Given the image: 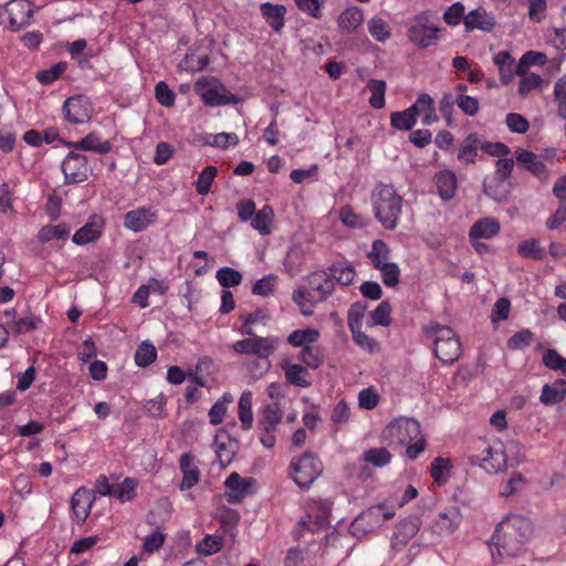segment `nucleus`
Returning a JSON list of instances; mask_svg holds the SVG:
<instances>
[{
	"label": "nucleus",
	"instance_id": "f257e3e1",
	"mask_svg": "<svg viewBox=\"0 0 566 566\" xmlns=\"http://www.w3.org/2000/svg\"><path fill=\"white\" fill-rule=\"evenodd\" d=\"M532 534L533 525L528 518L512 515L505 517L496 526L491 542L496 547L500 557L516 556L523 552Z\"/></svg>",
	"mask_w": 566,
	"mask_h": 566
},
{
	"label": "nucleus",
	"instance_id": "f03ea898",
	"mask_svg": "<svg viewBox=\"0 0 566 566\" xmlns=\"http://www.w3.org/2000/svg\"><path fill=\"white\" fill-rule=\"evenodd\" d=\"M381 437L390 448L408 446L406 453L411 460L417 459L426 448L420 423L413 418H399L391 421L382 430Z\"/></svg>",
	"mask_w": 566,
	"mask_h": 566
},
{
	"label": "nucleus",
	"instance_id": "7ed1b4c3",
	"mask_svg": "<svg viewBox=\"0 0 566 566\" xmlns=\"http://www.w3.org/2000/svg\"><path fill=\"white\" fill-rule=\"evenodd\" d=\"M376 219L387 230H395L401 214L402 197L392 185L380 184L371 197Z\"/></svg>",
	"mask_w": 566,
	"mask_h": 566
},
{
	"label": "nucleus",
	"instance_id": "20e7f679",
	"mask_svg": "<svg viewBox=\"0 0 566 566\" xmlns=\"http://www.w3.org/2000/svg\"><path fill=\"white\" fill-rule=\"evenodd\" d=\"M423 333L433 338L434 355L443 364H453L461 354V343L451 327L430 322L422 327Z\"/></svg>",
	"mask_w": 566,
	"mask_h": 566
},
{
	"label": "nucleus",
	"instance_id": "39448f33",
	"mask_svg": "<svg viewBox=\"0 0 566 566\" xmlns=\"http://www.w3.org/2000/svg\"><path fill=\"white\" fill-rule=\"evenodd\" d=\"M193 91L208 106L237 104L239 101L234 94L213 76L198 78L193 85Z\"/></svg>",
	"mask_w": 566,
	"mask_h": 566
},
{
	"label": "nucleus",
	"instance_id": "423d86ee",
	"mask_svg": "<svg viewBox=\"0 0 566 566\" xmlns=\"http://www.w3.org/2000/svg\"><path fill=\"white\" fill-rule=\"evenodd\" d=\"M290 470L300 488H308L322 474L323 463L314 453L306 451L291 461Z\"/></svg>",
	"mask_w": 566,
	"mask_h": 566
},
{
	"label": "nucleus",
	"instance_id": "0eeeda50",
	"mask_svg": "<svg viewBox=\"0 0 566 566\" xmlns=\"http://www.w3.org/2000/svg\"><path fill=\"white\" fill-rule=\"evenodd\" d=\"M395 511L385 504H377L363 511L350 524L349 531L355 537H364L369 532L379 527L384 521L391 520Z\"/></svg>",
	"mask_w": 566,
	"mask_h": 566
},
{
	"label": "nucleus",
	"instance_id": "6e6552de",
	"mask_svg": "<svg viewBox=\"0 0 566 566\" xmlns=\"http://www.w3.org/2000/svg\"><path fill=\"white\" fill-rule=\"evenodd\" d=\"M441 31V28L430 23V12L423 11L413 18L407 34L415 45L420 49H427L438 44V33Z\"/></svg>",
	"mask_w": 566,
	"mask_h": 566
},
{
	"label": "nucleus",
	"instance_id": "1a4fd4ad",
	"mask_svg": "<svg viewBox=\"0 0 566 566\" xmlns=\"http://www.w3.org/2000/svg\"><path fill=\"white\" fill-rule=\"evenodd\" d=\"M279 345V338L274 336H249L235 342L232 348L238 354L253 355L260 359H268L274 354Z\"/></svg>",
	"mask_w": 566,
	"mask_h": 566
},
{
	"label": "nucleus",
	"instance_id": "9d476101",
	"mask_svg": "<svg viewBox=\"0 0 566 566\" xmlns=\"http://www.w3.org/2000/svg\"><path fill=\"white\" fill-rule=\"evenodd\" d=\"M282 416L280 405L272 402L264 407L258 420V429L261 430L260 441L268 449L273 448L276 442L274 433L282 420Z\"/></svg>",
	"mask_w": 566,
	"mask_h": 566
},
{
	"label": "nucleus",
	"instance_id": "9b49d317",
	"mask_svg": "<svg viewBox=\"0 0 566 566\" xmlns=\"http://www.w3.org/2000/svg\"><path fill=\"white\" fill-rule=\"evenodd\" d=\"M33 12L28 0H10L0 9V17L7 14L9 28L19 31L31 23Z\"/></svg>",
	"mask_w": 566,
	"mask_h": 566
},
{
	"label": "nucleus",
	"instance_id": "f8f14e48",
	"mask_svg": "<svg viewBox=\"0 0 566 566\" xmlns=\"http://www.w3.org/2000/svg\"><path fill=\"white\" fill-rule=\"evenodd\" d=\"M62 171L64 174L65 184H80L88 179L92 168L88 165L87 157L71 151L62 161Z\"/></svg>",
	"mask_w": 566,
	"mask_h": 566
},
{
	"label": "nucleus",
	"instance_id": "ddd939ff",
	"mask_svg": "<svg viewBox=\"0 0 566 566\" xmlns=\"http://www.w3.org/2000/svg\"><path fill=\"white\" fill-rule=\"evenodd\" d=\"M472 465L481 467L488 473H497L506 465V455L500 448H494L483 442L480 454H472L468 458Z\"/></svg>",
	"mask_w": 566,
	"mask_h": 566
},
{
	"label": "nucleus",
	"instance_id": "4468645a",
	"mask_svg": "<svg viewBox=\"0 0 566 566\" xmlns=\"http://www.w3.org/2000/svg\"><path fill=\"white\" fill-rule=\"evenodd\" d=\"M63 114L71 124H84L91 119L92 106L85 96H72L64 102Z\"/></svg>",
	"mask_w": 566,
	"mask_h": 566
},
{
	"label": "nucleus",
	"instance_id": "2eb2a0df",
	"mask_svg": "<svg viewBox=\"0 0 566 566\" xmlns=\"http://www.w3.org/2000/svg\"><path fill=\"white\" fill-rule=\"evenodd\" d=\"M253 483L252 478L243 479L239 473L232 472L224 482L227 491L223 496L228 503H240L251 492Z\"/></svg>",
	"mask_w": 566,
	"mask_h": 566
},
{
	"label": "nucleus",
	"instance_id": "dca6fc26",
	"mask_svg": "<svg viewBox=\"0 0 566 566\" xmlns=\"http://www.w3.org/2000/svg\"><path fill=\"white\" fill-rule=\"evenodd\" d=\"M462 521V514L457 506L446 507L440 512L431 524L432 533L438 535L453 533Z\"/></svg>",
	"mask_w": 566,
	"mask_h": 566
},
{
	"label": "nucleus",
	"instance_id": "f3484780",
	"mask_svg": "<svg viewBox=\"0 0 566 566\" xmlns=\"http://www.w3.org/2000/svg\"><path fill=\"white\" fill-rule=\"evenodd\" d=\"M421 521L417 515H409L401 521L394 533L391 546L395 551H401L408 542L419 532Z\"/></svg>",
	"mask_w": 566,
	"mask_h": 566
},
{
	"label": "nucleus",
	"instance_id": "a211bd4d",
	"mask_svg": "<svg viewBox=\"0 0 566 566\" xmlns=\"http://www.w3.org/2000/svg\"><path fill=\"white\" fill-rule=\"evenodd\" d=\"M157 212L150 208H138L128 211L124 217V226L135 232L145 230L148 226L155 222Z\"/></svg>",
	"mask_w": 566,
	"mask_h": 566
},
{
	"label": "nucleus",
	"instance_id": "6ab92c4d",
	"mask_svg": "<svg viewBox=\"0 0 566 566\" xmlns=\"http://www.w3.org/2000/svg\"><path fill=\"white\" fill-rule=\"evenodd\" d=\"M515 158L520 165L538 179L545 180L548 178L546 166L533 151L518 147L515 150Z\"/></svg>",
	"mask_w": 566,
	"mask_h": 566
},
{
	"label": "nucleus",
	"instance_id": "aec40b11",
	"mask_svg": "<svg viewBox=\"0 0 566 566\" xmlns=\"http://www.w3.org/2000/svg\"><path fill=\"white\" fill-rule=\"evenodd\" d=\"M260 11L272 30L281 34L285 25L286 7L279 3L263 2L260 4Z\"/></svg>",
	"mask_w": 566,
	"mask_h": 566
},
{
	"label": "nucleus",
	"instance_id": "412c9836",
	"mask_svg": "<svg viewBox=\"0 0 566 566\" xmlns=\"http://www.w3.org/2000/svg\"><path fill=\"white\" fill-rule=\"evenodd\" d=\"M179 468L182 472V480L179 484L181 491L190 490L200 479V471L195 463V458L191 453H182L179 461Z\"/></svg>",
	"mask_w": 566,
	"mask_h": 566
},
{
	"label": "nucleus",
	"instance_id": "4be33fe9",
	"mask_svg": "<svg viewBox=\"0 0 566 566\" xmlns=\"http://www.w3.org/2000/svg\"><path fill=\"white\" fill-rule=\"evenodd\" d=\"M483 192L496 202H504L511 193V184L494 175L485 177Z\"/></svg>",
	"mask_w": 566,
	"mask_h": 566
},
{
	"label": "nucleus",
	"instance_id": "5701e85b",
	"mask_svg": "<svg viewBox=\"0 0 566 566\" xmlns=\"http://www.w3.org/2000/svg\"><path fill=\"white\" fill-rule=\"evenodd\" d=\"M494 25V18L489 14L482 7L471 10L464 17V27L467 32H471L474 29L489 32L493 29Z\"/></svg>",
	"mask_w": 566,
	"mask_h": 566
},
{
	"label": "nucleus",
	"instance_id": "b1692460",
	"mask_svg": "<svg viewBox=\"0 0 566 566\" xmlns=\"http://www.w3.org/2000/svg\"><path fill=\"white\" fill-rule=\"evenodd\" d=\"M103 219L99 216H92L88 221L80 228L72 238L75 244H86L96 240L101 235Z\"/></svg>",
	"mask_w": 566,
	"mask_h": 566
},
{
	"label": "nucleus",
	"instance_id": "393cba45",
	"mask_svg": "<svg viewBox=\"0 0 566 566\" xmlns=\"http://www.w3.org/2000/svg\"><path fill=\"white\" fill-rule=\"evenodd\" d=\"M308 282L311 287L321 294L319 302L325 301L335 290L333 276L328 271L313 272Z\"/></svg>",
	"mask_w": 566,
	"mask_h": 566
},
{
	"label": "nucleus",
	"instance_id": "a878e982",
	"mask_svg": "<svg viewBox=\"0 0 566 566\" xmlns=\"http://www.w3.org/2000/svg\"><path fill=\"white\" fill-rule=\"evenodd\" d=\"M500 222L494 218L478 220L470 229V240L491 239L500 232Z\"/></svg>",
	"mask_w": 566,
	"mask_h": 566
},
{
	"label": "nucleus",
	"instance_id": "bb28decb",
	"mask_svg": "<svg viewBox=\"0 0 566 566\" xmlns=\"http://www.w3.org/2000/svg\"><path fill=\"white\" fill-rule=\"evenodd\" d=\"M93 499L90 492L83 488L77 489L71 499V506L74 515L81 522H84L91 512Z\"/></svg>",
	"mask_w": 566,
	"mask_h": 566
},
{
	"label": "nucleus",
	"instance_id": "cd10ccee",
	"mask_svg": "<svg viewBox=\"0 0 566 566\" xmlns=\"http://www.w3.org/2000/svg\"><path fill=\"white\" fill-rule=\"evenodd\" d=\"M566 396V380L556 379L553 384H546L542 388L539 401L545 406H553L564 400Z\"/></svg>",
	"mask_w": 566,
	"mask_h": 566
},
{
	"label": "nucleus",
	"instance_id": "c85d7f7f",
	"mask_svg": "<svg viewBox=\"0 0 566 566\" xmlns=\"http://www.w3.org/2000/svg\"><path fill=\"white\" fill-rule=\"evenodd\" d=\"M436 185L440 198L444 201L451 200L458 188V180L454 172L444 170L436 176Z\"/></svg>",
	"mask_w": 566,
	"mask_h": 566
},
{
	"label": "nucleus",
	"instance_id": "c756f323",
	"mask_svg": "<svg viewBox=\"0 0 566 566\" xmlns=\"http://www.w3.org/2000/svg\"><path fill=\"white\" fill-rule=\"evenodd\" d=\"M282 369L289 384L301 388H307L312 385L311 380L307 379L308 371L304 366L285 363L282 365Z\"/></svg>",
	"mask_w": 566,
	"mask_h": 566
},
{
	"label": "nucleus",
	"instance_id": "7c9ffc66",
	"mask_svg": "<svg viewBox=\"0 0 566 566\" xmlns=\"http://www.w3.org/2000/svg\"><path fill=\"white\" fill-rule=\"evenodd\" d=\"M364 21L361 9L352 7L345 9L337 19V24L344 33L354 32Z\"/></svg>",
	"mask_w": 566,
	"mask_h": 566
},
{
	"label": "nucleus",
	"instance_id": "2f4dec72",
	"mask_svg": "<svg viewBox=\"0 0 566 566\" xmlns=\"http://www.w3.org/2000/svg\"><path fill=\"white\" fill-rule=\"evenodd\" d=\"M71 146L76 150H91L97 154H107L112 149L111 143L108 140L102 142L95 133H91L81 140L72 143Z\"/></svg>",
	"mask_w": 566,
	"mask_h": 566
},
{
	"label": "nucleus",
	"instance_id": "473e14b6",
	"mask_svg": "<svg viewBox=\"0 0 566 566\" xmlns=\"http://www.w3.org/2000/svg\"><path fill=\"white\" fill-rule=\"evenodd\" d=\"M416 101L417 107L419 108V113L422 116L421 123L423 125H431L432 123L438 120L434 102L429 94L422 93L418 96Z\"/></svg>",
	"mask_w": 566,
	"mask_h": 566
},
{
	"label": "nucleus",
	"instance_id": "72a5a7b5",
	"mask_svg": "<svg viewBox=\"0 0 566 566\" xmlns=\"http://www.w3.org/2000/svg\"><path fill=\"white\" fill-rule=\"evenodd\" d=\"M327 271L333 276V280L342 285L352 284L356 276L355 268L350 263H334Z\"/></svg>",
	"mask_w": 566,
	"mask_h": 566
},
{
	"label": "nucleus",
	"instance_id": "f704fd0d",
	"mask_svg": "<svg viewBox=\"0 0 566 566\" xmlns=\"http://www.w3.org/2000/svg\"><path fill=\"white\" fill-rule=\"evenodd\" d=\"M239 419L244 430H249L253 424L252 412V394L250 391L242 392L238 405Z\"/></svg>",
	"mask_w": 566,
	"mask_h": 566
},
{
	"label": "nucleus",
	"instance_id": "c9c22d12",
	"mask_svg": "<svg viewBox=\"0 0 566 566\" xmlns=\"http://www.w3.org/2000/svg\"><path fill=\"white\" fill-rule=\"evenodd\" d=\"M319 338V332L314 328L296 329L287 337L289 344L294 347L311 346Z\"/></svg>",
	"mask_w": 566,
	"mask_h": 566
},
{
	"label": "nucleus",
	"instance_id": "e433bc0d",
	"mask_svg": "<svg viewBox=\"0 0 566 566\" xmlns=\"http://www.w3.org/2000/svg\"><path fill=\"white\" fill-rule=\"evenodd\" d=\"M494 64L499 67L501 82L506 85L509 84L514 75L513 72V57L507 51H501L494 56Z\"/></svg>",
	"mask_w": 566,
	"mask_h": 566
},
{
	"label": "nucleus",
	"instance_id": "4c0bfd02",
	"mask_svg": "<svg viewBox=\"0 0 566 566\" xmlns=\"http://www.w3.org/2000/svg\"><path fill=\"white\" fill-rule=\"evenodd\" d=\"M368 260L374 268H380L381 263H390V249L388 244L380 239H377L371 244V250L367 253Z\"/></svg>",
	"mask_w": 566,
	"mask_h": 566
},
{
	"label": "nucleus",
	"instance_id": "58836bf2",
	"mask_svg": "<svg viewBox=\"0 0 566 566\" xmlns=\"http://www.w3.org/2000/svg\"><path fill=\"white\" fill-rule=\"evenodd\" d=\"M451 469L450 459L438 457L431 462L430 474L439 485H442L447 482Z\"/></svg>",
	"mask_w": 566,
	"mask_h": 566
},
{
	"label": "nucleus",
	"instance_id": "ea45409f",
	"mask_svg": "<svg viewBox=\"0 0 566 566\" xmlns=\"http://www.w3.org/2000/svg\"><path fill=\"white\" fill-rule=\"evenodd\" d=\"M480 139L476 134H470L459 149L458 158L465 164H472L475 160L476 150L480 147Z\"/></svg>",
	"mask_w": 566,
	"mask_h": 566
},
{
	"label": "nucleus",
	"instance_id": "a19ab883",
	"mask_svg": "<svg viewBox=\"0 0 566 566\" xmlns=\"http://www.w3.org/2000/svg\"><path fill=\"white\" fill-rule=\"evenodd\" d=\"M386 82L382 80L371 78L367 82V88L370 91L371 96L369 104L376 109H381L385 106Z\"/></svg>",
	"mask_w": 566,
	"mask_h": 566
},
{
	"label": "nucleus",
	"instance_id": "79ce46f5",
	"mask_svg": "<svg viewBox=\"0 0 566 566\" xmlns=\"http://www.w3.org/2000/svg\"><path fill=\"white\" fill-rule=\"evenodd\" d=\"M274 216L273 209L270 206H264L261 210L255 212L251 218V226L258 230L261 234H269V224Z\"/></svg>",
	"mask_w": 566,
	"mask_h": 566
},
{
	"label": "nucleus",
	"instance_id": "37998d69",
	"mask_svg": "<svg viewBox=\"0 0 566 566\" xmlns=\"http://www.w3.org/2000/svg\"><path fill=\"white\" fill-rule=\"evenodd\" d=\"M293 302L298 306L304 316H311L314 313V301L311 293L305 287H298L293 292Z\"/></svg>",
	"mask_w": 566,
	"mask_h": 566
},
{
	"label": "nucleus",
	"instance_id": "c03bdc74",
	"mask_svg": "<svg viewBox=\"0 0 566 566\" xmlns=\"http://www.w3.org/2000/svg\"><path fill=\"white\" fill-rule=\"evenodd\" d=\"M516 250L521 256L532 260H543L545 255L544 249L539 245V242L536 239L522 241L517 245Z\"/></svg>",
	"mask_w": 566,
	"mask_h": 566
},
{
	"label": "nucleus",
	"instance_id": "a18cd8bd",
	"mask_svg": "<svg viewBox=\"0 0 566 566\" xmlns=\"http://www.w3.org/2000/svg\"><path fill=\"white\" fill-rule=\"evenodd\" d=\"M367 27L370 35L378 42H385L390 38L391 33L387 22L377 15L367 22Z\"/></svg>",
	"mask_w": 566,
	"mask_h": 566
},
{
	"label": "nucleus",
	"instance_id": "49530a36",
	"mask_svg": "<svg viewBox=\"0 0 566 566\" xmlns=\"http://www.w3.org/2000/svg\"><path fill=\"white\" fill-rule=\"evenodd\" d=\"M216 277L219 284L224 289L238 286L242 282V274L229 266L219 269L216 273Z\"/></svg>",
	"mask_w": 566,
	"mask_h": 566
},
{
	"label": "nucleus",
	"instance_id": "de8ad7c7",
	"mask_svg": "<svg viewBox=\"0 0 566 566\" xmlns=\"http://www.w3.org/2000/svg\"><path fill=\"white\" fill-rule=\"evenodd\" d=\"M542 361L551 370L560 371L566 376V358L555 349H546L543 353Z\"/></svg>",
	"mask_w": 566,
	"mask_h": 566
},
{
	"label": "nucleus",
	"instance_id": "09e8293b",
	"mask_svg": "<svg viewBox=\"0 0 566 566\" xmlns=\"http://www.w3.org/2000/svg\"><path fill=\"white\" fill-rule=\"evenodd\" d=\"M136 481L130 478H126L122 483L114 484L112 497L119 500L120 502L132 501L135 496Z\"/></svg>",
	"mask_w": 566,
	"mask_h": 566
},
{
	"label": "nucleus",
	"instance_id": "8fccbe9b",
	"mask_svg": "<svg viewBox=\"0 0 566 566\" xmlns=\"http://www.w3.org/2000/svg\"><path fill=\"white\" fill-rule=\"evenodd\" d=\"M157 357V350L149 342H143L135 352V363L139 367L149 366Z\"/></svg>",
	"mask_w": 566,
	"mask_h": 566
},
{
	"label": "nucleus",
	"instance_id": "3c124183",
	"mask_svg": "<svg viewBox=\"0 0 566 566\" xmlns=\"http://www.w3.org/2000/svg\"><path fill=\"white\" fill-rule=\"evenodd\" d=\"M217 167L214 166H207L198 176V179L195 184L196 191L201 195L206 196L209 193L211 189V185L217 176Z\"/></svg>",
	"mask_w": 566,
	"mask_h": 566
},
{
	"label": "nucleus",
	"instance_id": "603ef678",
	"mask_svg": "<svg viewBox=\"0 0 566 566\" xmlns=\"http://www.w3.org/2000/svg\"><path fill=\"white\" fill-rule=\"evenodd\" d=\"M69 228L64 223L49 224L39 231V240L41 242H49L54 239H65L69 235Z\"/></svg>",
	"mask_w": 566,
	"mask_h": 566
},
{
	"label": "nucleus",
	"instance_id": "864d4df0",
	"mask_svg": "<svg viewBox=\"0 0 566 566\" xmlns=\"http://www.w3.org/2000/svg\"><path fill=\"white\" fill-rule=\"evenodd\" d=\"M300 358L306 367L312 369L318 368L324 360L322 350L313 345L304 346L300 353Z\"/></svg>",
	"mask_w": 566,
	"mask_h": 566
},
{
	"label": "nucleus",
	"instance_id": "5fc2aeb1",
	"mask_svg": "<svg viewBox=\"0 0 566 566\" xmlns=\"http://www.w3.org/2000/svg\"><path fill=\"white\" fill-rule=\"evenodd\" d=\"M391 305L388 301H382L371 313H370V326H388L391 323L390 318Z\"/></svg>",
	"mask_w": 566,
	"mask_h": 566
},
{
	"label": "nucleus",
	"instance_id": "6e6d98bb",
	"mask_svg": "<svg viewBox=\"0 0 566 566\" xmlns=\"http://www.w3.org/2000/svg\"><path fill=\"white\" fill-rule=\"evenodd\" d=\"M364 460L375 467H385L390 462L391 454L385 448H373L364 453Z\"/></svg>",
	"mask_w": 566,
	"mask_h": 566
},
{
	"label": "nucleus",
	"instance_id": "4d7b16f0",
	"mask_svg": "<svg viewBox=\"0 0 566 566\" xmlns=\"http://www.w3.org/2000/svg\"><path fill=\"white\" fill-rule=\"evenodd\" d=\"M381 272V279L385 285L394 287L399 283L400 269L396 263H381L380 268H376Z\"/></svg>",
	"mask_w": 566,
	"mask_h": 566
},
{
	"label": "nucleus",
	"instance_id": "13d9d810",
	"mask_svg": "<svg viewBox=\"0 0 566 566\" xmlns=\"http://www.w3.org/2000/svg\"><path fill=\"white\" fill-rule=\"evenodd\" d=\"M554 97L557 102V114L566 120V75L560 77L554 86Z\"/></svg>",
	"mask_w": 566,
	"mask_h": 566
},
{
	"label": "nucleus",
	"instance_id": "bf43d9fd",
	"mask_svg": "<svg viewBox=\"0 0 566 566\" xmlns=\"http://www.w3.org/2000/svg\"><path fill=\"white\" fill-rule=\"evenodd\" d=\"M546 60V55L544 53H538L534 51L526 52L518 61L515 74L522 75L526 72V69L530 65L534 64H543Z\"/></svg>",
	"mask_w": 566,
	"mask_h": 566
},
{
	"label": "nucleus",
	"instance_id": "052dcab7",
	"mask_svg": "<svg viewBox=\"0 0 566 566\" xmlns=\"http://www.w3.org/2000/svg\"><path fill=\"white\" fill-rule=\"evenodd\" d=\"M66 66V62H59L48 70L40 71L36 74V78L43 85L51 84L64 73Z\"/></svg>",
	"mask_w": 566,
	"mask_h": 566
},
{
	"label": "nucleus",
	"instance_id": "680f3d73",
	"mask_svg": "<svg viewBox=\"0 0 566 566\" xmlns=\"http://www.w3.org/2000/svg\"><path fill=\"white\" fill-rule=\"evenodd\" d=\"M534 334L530 329H522L507 339V347L512 350H521L530 346Z\"/></svg>",
	"mask_w": 566,
	"mask_h": 566
},
{
	"label": "nucleus",
	"instance_id": "e2e57ef3",
	"mask_svg": "<svg viewBox=\"0 0 566 566\" xmlns=\"http://www.w3.org/2000/svg\"><path fill=\"white\" fill-rule=\"evenodd\" d=\"M266 318H268V315L262 310H256L252 313H249L243 319V325L240 328V333L242 335H247V336H254V331L252 328V325L256 324V323H264L266 321Z\"/></svg>",
	"mask_w": 566,
	"mask_h": 566
},
{
	"label": "nucleus",
	"instance_id": "0e129e2a",
	"mask_svg": "<svg viewBox=\"0 0 566 566\" xmlns=\"http://www.w3.org/2000/svg\"><path fill=\"white\" fill-rule=\"evenodd\" d=\"M367 310V304L364 302H356L353 304L347 314V324L349 329L361 327V319Z\"/></svg>",
	"mask_w": 566,
	"mask_h": 566
},
{
	"label": "nucleus",
	"instance_id": "69168bd1",
	"mask_svg": "<svg viewBox=\"0 0 566 566\" xmlns=\"http://www.w3.org/2000/svg\"><path fill=\"white\" fill-rule=\"evenodd\" d=\"M155 96L157 102L165 107H171L175 104L176 95L164 81L156 84Z\"/></svg>",
	"mask_w": 566,
	"mask_h": 566
},
{
	"label": "nucleus",
	"instance_id": "338daca9",
	"mask_svg": "<svg viewBox=\"0 0 566 566\" xmlns=\"http://www.w3.org/2000/svg\"><path fill=\"white\" fill-rule=\"evenodd\" d=\"M390 124L392 127L399 130H410L415 124L416 119L411 114L402 112H395L390 115Z\"/></svg>",
	"mask_w": 566,
	"mask_h": 566
},
{
	"label": "nucleus",
	"instance_id": "774afa93",
	"mask_svg": "<svg viewBox=\"0 0 566 566\" xmlns=\"http://www.w3.org/2000/svg\"><path fill=\"white\" fill-rule=\"evenodd\" d=\"M505 123L512 133L524 134L530 128V123L526 117L518 113H509Z\"/></svg>",
	"mask_w": 566,
	"mask_h": 566
}]
</instances>
